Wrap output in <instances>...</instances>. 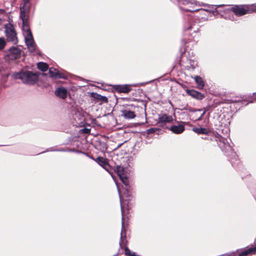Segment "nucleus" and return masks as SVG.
<instances>
[{"instance_id": "680f3d73", "label": "nucleus", "mask_w": 256, "mask_h": 256, "mask_svg": "<svg viewBox=\"0 0 256 256\" xmlns=\"http://www.w3.org/2000/svg\"><path fill=\"white\" fill-rule=\"evenodd\" d=\"M3 145H0V146H2Z\"/></svg>"}, {"instance_id": "f3484780", "label": "nucleus", "mask_w": 256, "mask_h": 256, "mask_svg": "<svg viewBox=\"0 0 256 256\" xmlns=\"http://www.w3.org/2000/svg\"><path fill=\"white\" fill-rule=\"evenodd\" d=\"M194 78L197 84V88L198 89H202L204 86V82L202 78L198 76H196Z\"/></svg>"}, {"instance_id": "5701e85b", "label": "nucleus", "mask_w": 256, "mask_h": 256, "mask_svg": "<svg viewBox=\"0 0 256 256\" xmlns=\"http://www.w3.org/2000/svg\"><path fill=\"white\" fill-rule=\"evenodd\" d=\"M254 254L252 248H250L245 250L238 254V256H247L250 254Z\"/></svg>"}, {"instance_id": "13d9d810", "label": "nucleus", "mask_w": 256, "mask_h": 256, "mask_svg": "<svg viewBox=\"0 0 256 256\" xmlns=\"http://www.w3.org/2000/svg\"><path fill=\"white\" fill-rule=\"evenodd\" d=\"M91 159L93 160H94V158H90Z\"/></svg>"}, {"instance_id": "473e14b6", "label": "nucleus", "mask_w": 256, "mask_h": 256, "mask_svg": "<svg viewBox=\"0 0 256 256\" xmlns=\"http://www.w3.org/2000/svg\"><path fill=\"white\" fill-rule=\"evenodd\" d=\"M180 8L182 10H183L184 11L186 12H198V10H204L200 8V9H190V8H186V9H183L182 7L180 6Z\"/></svg>"}, {"instance_id": "f8f14e48", "label": "nucleus", "mask_w": 256, "mask_h": 256, "mask_svg": "<svg viewBox=\"0 0 256 256\" xmlns=\"http://www.w3.org/2000/svg\"><path fill=\"white\" fill-rule=\"evenodd\" d=\"M30 9V5L22 4L20 5V16H28V14Z\"/></svg>"}, {"instance_id": "ddd939ff", "label": "nucleus", "mask_w": 256, "mask_h": 256, "mask_svg": "<svg viewBox=\"0 0 256 256\" xmlns=\"http://www.w3.org/2000/svg\"><path fill=\"white\" fill-rule=\"evenodd\" d=\"M54 93L56 96L65 99L67 97L68 90L64 87H60L56 89Z\"/></svg>"}, {"instance_id": "49530a36", "label": "nucleus", "mask_w": 256, "mask_h": 256, "mask_svg": "<svg viewBox=\"0 0 256 256\" xmlns=\"http://www.w3.org/2000/svg\"><path fill=\"white\" fill-rule=\"evenodd\" d=\"M121 208H122V206H121ZM122 220H123L124 219V214H123V210H122Z\"/></svg>"}, {"instance_id": "412c9836", "label": "nucleus", "mask_w": 256, "mask_h": 256, "mask_svg": "<svg viewBox=\"0 0 256 256\" xmlns=\"http://www.w3.org/2000/svg\"><path fill=\"white\" fill-rule=\"evenodd\" d=\"M37 68L38 70L42 72H46L48 68V66L47 64L44 62H38L37 64Z\"/></svg>"}, {"instance_id": "72a5a7b5", "label": "nucleus", "mask_w": 256, "mask_h": 256, "mask_svg": "<svg viewBox=\"0 0 256 256\" xmlns=\"http://www.w3.org/2000/svg\"><path fill=\"white\" fill-rule=\"evenodd\" d=\"M58 152V148H48L46 151L42 152H40V154H42V153H44V152Z\"/></svg>"}, {"instance_id": "e433bc0d", "label": "nucleus", "mask_w": 256, "mask_h": 256, "mask_svg": "<svg viewBox=\"0 0 256 256\" xmlns=\"http://www.w3.org/2000/svg\"><path fill=\"white\" fill-rule=\"evenodd\" d=\"M22 4L30 5V0H23V3Z\"/></svg>"}, {"instance_id": "4d7b16f0", "label": "nucleus", "mask_w": 256, "mask_h": 256, "mask_svg": "<svg viewBox=\"0 0 256 256\" xmlns=\"http://www.w3.org/2000/svg\"><path fill=\"white\" fill-rule=\"evenodd\" d=\"M91 159L93 160H94V158H90Z\"/></svg>"}, {"instance_id": "7c9ffc66", "label": "nucleus", "mask_w": 256, "mask_h": 256, "mask_svg": "<svg viewBox=\"0 0 256 256\" xmlns=\"http://www.w3.org/2000/svg\"><path fill=\"white\" fill-rule=\"evenodd\" d=\"M120 179L121 180L122 183L126 186H128V180L125 176H120Z\"/></svg>"}, {"instance_id": "4468645a", "label": "nucleus", "mask_w": 256, "mask_h": 256, "mask_svg": "<svg viewBox=\"0 0 256 256\" xmlns=\"http://www.w3.org/2000/svg\"><path fill=\"white\" fill-rule=\"evenodd\" d=\"M173 133L176 134H180L184 130V126L182 124L178 126L174 125L169 128Z\"/></svg>"}, {"instance_id": "a19ab883", "label": "nucleus", "mask_w": 256, "mask_h": 256, "mask_svg": "<svg viewBox=\"0 0 256 256\" xmlns=\"http://www.w3.org/2000/svg\"><path fill=\"white\" fill-rule=\"evenodd\" d=\"M222 5H214V6H212V8L214 6V9L216 10V8H218V7H220L222 6Z\"/></svg>"}, {"instance_id": "603ef678", "label": "nucleus", "mask_w": 256, "mask_h": 256, "mask_svg": "<svg viewBox=\"0 0 256 256\" xmlns=\"http://www.w3.org/2000/svg\"><path fill=\"white\" fill-rule=\"evenodd\" d=\"M208 10V11H210H210H212V10H210V9L207 10Z\"/></svg>"}, {"instance_id": "6e6552de", "label": "nucleus", "mask_w": 256, "mask_h": 256, "mask_svg": "<svg viewBox=\"0 0 256 256\" xmlns=\"http://www.w3.org/2000/svg\"><path fill=\"white\" fill-rule=\"evenodd\" d=\"M173 121V118L171 116H168L166 114H158V121L157 124L160 126H163L166 123H170Z\"/></svg>"}, {"instance_id": "6ab92c4d", "label": "nucleus", "mask_w": 256, "mask_h": 256, "mask_svg": "<svg viewBox=\"0 0 256 256\" xmlns=\"http://www.w3.org/2000/svg\"><path fill=\"white\" fill-rule=\"evenodd\" d=\"M192 131L198 134H205L208 135L210 131L206 128L199 127L192 128Z\"/></svg>"}, {"instance_id": "3c124183", "label": "nucleus", "mask_w": 256, "mask_h": 256, "mask_svg": "<svg viewBox=\"0 0 256 256\" xmlns=\"http://www.w3.org/2000/svg\"><path fill=\"white\" fill-rule=\"evenodd\" d=\"M122 144H120L118 146V148H119V147H120V146Z\"/></svg>"}, {"instance_id": "1a4fd4ad", "label": "nucleus", "mask_w": 256, "mask_h": 256, "mask_svg": "<svg viewBox=\"0 0 256 256\" xmlns=\"http://www.w3.org/2000/svg\"><path fill=\"white\" fill-rule=\"evenodd\" d=\"M186 92L188 95L196 100H200L204 98V94L193 89H186Z\"/></svg>"}, {"instance_id": "2f4dec72", "label": "nucleus", "mask_w": 256, "mask_h": 256, "mask_svg": "<svg viewBox=\"0 0 256 256\" xmlns=\"http://www.w3.org/2000/svg\"><path fill=\"white\" fill-rule=\"evenodd\" d=\"M116 170L118 174L120 176H122V172H123V168H122L120 166H116Z\"/></svg>"}, {"instance_id": "bf43d9fd", "label": "nucleus", "mask_w": 256, "mask_h": 256, "mask_svg": "<svg viewBox=\"0 0 256 256\" xmlns=\"http://www.w3.org/2000/svg\"><path fill=\"white\" fill-rule=\"evenodd\" d=\"M94 121H96V120H92V122H94Z\"/></svg>"}, {"instance_id": "bb28decb", "label": "nucleus", "mask_w": 256, "mask_h": 256, "mask_svg": "<svg viewBox=\"0 0 256 256\" xmlns=\"http://www.w3.org/2000/svg\"><path fill=\"white\" fill-rule=\"evenodd\" d=\"M124 253L126 256H140L138 255H136L134 252H132L130 250L127 246H125L124 248Z\"/></svg>"}, {"instance_id": "09e8293b", "label": "nucleus", "mask_w": 256, "mask_h": 256, "mask_svg": "<svg viewBox=\"0 0 256 256\" xmlns=\"http://www.w3.org/2000/svg\"><path fill=\"white\" fill-rule=\"evenodd\" d=\"M254 101H256V98H254V100H250V103H252V102H254Z\"/></svg>"}, {"instance_id": "cd10ccee", "label": "nucleus", "mask_w": 256, "mask_h": 256, "mask_svg": "<svg viewBox=\"0 0 256 256\" xmlns=\"http://www.w3.org/2000/svg\"><path fill=\"white\" fill-rule=\"evenodd\" d=\"M6 45V41L4 38H0V50H2Z\"/></svg>"}, {"instance_id": "aec40b11", "label": "nucleus", "mask_w": 256, "mask_h": 256, "mask_svg": "<svg viewBox=\"0 0 256 256\" xmlns=\"http://www.w3.org/2000/svg\"><path fill=\"white\" fill-rule=\"evenodd\" d=\"M95 161L98 162L100 166H107V160L105 158H104L102 156H98Z\"/></svg>"}, {"instance_id": "393cba45", "label": "nucleus", "mask_w": 256, "mask_h": 256, "mask_svg": "<svg viewBox=\"0 0 256 256\" xmlns=\"http://www.w3.org/2000/svg\"><path fill=\"white\" fill-rule=\"evenodd\" d=\"M195 62L190 60H189V64L186 66V68L190 71H193L195 68Z\"/></svg>"}, {"instance_id": "4be33fe9", "label": "nucleus", "mask_w": 256, "mask_h": 256, "mask_svg": "<svg viewBox=\"0 0 256 256\" xmlns=\"http://www.w3.org/2000/svg\"><path fill=\"white\" fill-rule=\"evenodd\" d=\"M20 18L22 20V28L24 30H26H26H28L29 28L28 25V16H20Z\"/></svg>"}, {"instance_id": "37998d69", "label": "nucleus", "mask_w": 256, "mask_h": 256, "mask_svg": "<svg viewBox=\"0 0 256 256\" xmlns=\"http://www.w3.org/2000/svg\"><path fill=\"white\" fill-rule=\"evenodd\" d=\"M5 10L4 9H0V14H4Z\"/></svg>"}, {"instance_id": "c756f323", "label": "nucleus", "mask_w": 256, "mask_h": 256, "mask_svg": "<svg viewBox=\"0 0 256 256\" xmlns=\"http://www.w3.org/2000/svg\"><path fill=\"white\" fill-rule=\"evenodd\" d=\"M159 129L157 128H148L146 130V134H153L156 132V131L158 130Z\"/></svg>"}, {"instance_id": "6e6d98bb", "label": "nucleus", "mask_w": 256, "mask_h": 256, "mask_svg": "<svg viewBox=\"0 0 256 256\" xmlns=\"http://www.w3.org/2000/svg\"><path fill=\"white\" fill-rule=\"evenodd\" d=\"M91 159L93 160H94V158H90Z\"/></svg>"}, {"instance_id": "b1692460", "label": "nucleus", "mask_w": 256, "mask_h": 256, "mask_svg": "<svg viewBox=\"0 0 256 256\" xmlns=\"http://www.w3.org/2000/svg\"><path fill=\"white\" fill-rule=\"evenodd\" d=\"M122 230H121L120 241V242H119L120 248H122V241L123 240V239L124 238H126V230H124L123 228L124 222L122 221Z\"/></svg>"}, {"instance_id": "9b49d317", "label": "nucleus", "mask_w": 256, "mask_h": 256, "mask_svg": "<svg viewBox=\"0 0 256 256\" xmlns=\"http://www.w3.org/2000/svg\"><path fill=\"white\" fill-rule=\"evenodd\" d=\"M113 88L120 93H128L131 89L128 84H116L113 86Z\"/></svg>"}, {"instance_id": "a18cd8bd", "label": "nucleus", "mask_w": 256, "mask_h": 256, "mask_svg": "<svg viewBox=\"0 0 256 256\" xmlns=\"http://www.w3.org/2000/svg\"><path fill=\"white\" fill-rule=\"evenodd\" d=\"M76 150L74 148H70V152H75Z\"/></svg>"}, {"instance_id": "a211bd4d", "label": "nucleus", "mask_w": 256, "mask_h": 256, "mask_svg": "<svg viewBox=\"0 0 256 256\" xmlns=\"http://www.w3.org/2000/svg\"><path fill=\"white\" fill-rule=\"evenodd\" d=\"M96 148L102 152H105L107 150V145L104 141H98L96 144Z\"/></svg>"}, {"instance_id": "052dcab7", "label": "nucleus", "mask_w": 256, "mask_h": 256, "mask_svg": "<svg viewBox=\"0 0 256 256\" xmlns=\"http://www.w3.org/2000/svg\"><path fill=\"white\" fill-rule=\"evenodd\" d=\"M2 20V18H0V20Z\"/></svg>"}, {"instance_id": "c85d7f7f", "label": "nucleus", "mask_w": 256, "mask_h": 256, "mask_svg": "<svg viewBox=\"0 0 256 256\" xmlns=\"http://www.w3.org/2000/svg\"><path fill=\"white\" fill-rule=\"evenodd\" d=\"M177 2H178L180 4H184V5H186V4H194L193 2H190L188 0H177Z\"/></svg>"}, {"instance_id": "de8ad7c7", "label": "nucleus", "mask_w": 256, "mask_h": 256, "mask_svg": "<svg viewBox=\"0 0 256 256\" xmlns=\"http://www.w3.org/2000/svg\"><path fill=\"white\" fill-rule=\"evenodd\" d=\"M253 248V250H254V253L255 254L256 253V246L254 247V248Z\"/></svg>"}, {"instance_id": "2eb2a0df", "label": "nucleus", "mask_w": 256, "mask_h": 256, "mask_svg": "<svg viewBox=\"0 0 256 256\" xmlns=\"http://www.w3.org/2000/svg\"><path fill=\"white\" fill-rule=\"evenodd\" d=\"M90 96L95 100H98L103 102H108V98L106 96H102L96 92H92L90 94Z\"/></svg>"}, {"instance_id": "423d86ee", "label": "nucleus", "mask_w": 256, "mask_h": 256, "mask_svg": "<svg viewBox=\"0 0 256 256\" xmlns=\"http://www.w3.org/2000/svg\"><path fill=\"white\" fill-rule=\"evenodd\" d=\"M4 32L7 41L12 42L14 44H16L18 42V39L16 36V32L14 28L12 25H6L4 27Z\"/></svg>"}, {"instance_id": "ea45409f", "label": "nucleus", "mask_w": 256, "mask_h": 256, "mask_svg": "<svg viewBox=\"0 0 256 256\" xmlns=\"http://www.w3.org/2000/svg\"><path fill=\"white\" fill-rule=\"evenodd\" d=\"M58 152H64V148H58Z\"/></svg>"}, {"instance_id": "dca6fc26", "label": "nucleus", "mask_w": 256, "mask_h": 256, "mask_svg": "<svg viewBox=\"0 0 256 256\" xmlns=\"http://www.w3.org/2000/svg\"><path fill=\"white\" fill-rule=\"evenodd\" d=\"M122 116L126 119H132L136 117L134 112L126 110H122Z\"/></svg>"}, {"instance_id": "9d476101", "label": "nucleus", "mask_w": 256, "mask_h": 256, "mask_svg": "<svg viewBox=\"0 0 256 256\" xmlns=\"http://www.w3.org/2000/svg\"><path fill=\"white\" fill-rule=\"evenodd\" d=\"M50 77L52 78H58L66 79V76L63 73L59 72L56 68H50L48 70Z\"/></svg>"}, {"instance_id": "864d4df0", "label": "nucleus", "mask_w": 256, "mask_h": 256, "mask_svg": "<svg viewBox=\"0 0 256 256\" xmlns=\"http://www.w3.org/2000/svg\"><path fill=\"white\" fill-rule=\"evenodd\" d=\"M252 94H253L254 96L256 95V92H254V93Z\"/></svg>"}, {"instance_id": "c9c22d12", "label": "nucleus", "mask_w": 256, "mask_h": 256, "mask_svg": "<svg viewBox=\"0 0 256 256\" xmlns=\"http://www.w3.org/2000/svg\"><path fill=\"white\" fill-rule=\"evenodd\" d=\"M102 168L104 169H105L107 172H108L110 174V166L108 162H107L106 166H102Z\"/></svg>"}, {"instance_id": "c03bdc74", "label": "nucleus", "mask_w": 256, "mask_h": 256, "mask_svg": "<svg viewBox=\"0 0 256 256\" xmlns=\"http://www.w3.org/2000/svg\"><path fill=\"white\" fill-rule=\"evenodd\" d=\"M204 112H206L207 110H209V107H208V106H207V107H206V108H204Z\"/></svg>"}, {"instance_id": "4c0bfd02", "label": "nucleus", "mask_w": 256, "mask_h": 256, "mask_svg": "<svg viewBox=\"0 0 256 256\" xmlns=\"http://www.w3.org/2000/svg\"><path fill=\"white\" fill-rule=\"evenodd\" d=\"M205 112H204L201 114L200 116L198 118L197 120H202V116H204V114H205Z\"/></svg>"}, {"instance_id": "39448f33", "label": "nucleus", "mask_w": 256, "mask_h": 256, "mask_svg": "<svg viewBox=\"0 0 256 256\" xmlns=\"http://www.w3.org/2000/svg\"><path fill=\"white\" fill-rule=\"evenodd\" d=\"M231 10L234 13L238 16H242L247 14H251L256 10L254 8H250L247 6H244L242 5H235L231 8Z\"/></svg>"}, {"instance_id": "f257e3e1", "label": "nucleus", "mask_w": 256, "mask_h": 256, "mask_svg": "<svg viewBox=\"0 0 256 256\" xmlns=\"http://www.w3.org/2000/svg\"><path fill=\"white\" fill-rule=\"evenodd\" d=\"M216 141L224 154L228 158L233 167H236L240 162V160L236 152L234 151L230 145L228 140L217 134L216 135Z\"/></svg>"}, {"instance_id": "f03ea898", "label": "nucleus", "mask_w": 256, "mask_h": 256, "mask_svg": "<svg viewBox=\"0 0 256 256\" xmlns=\"http://www.w3.org/2000/svg\"><path fill=\"white\" fill-rule=\"evenodd\" d=\"M200 28V25L194 20V18H190L188 22L184 26V38L182 40V44L188 42V40L194 38L197 35Z\"/></svg>"}, {"instance_id": "a878e982", "label": "nucleus", "mask_w": 256, "mask_h": 256, "mask_svg": "<svg viewBox=\"0 0 256 256\" xmlns=\"http://www.w3.org/2000/svg\"><path fill=\"white\" fill-rule=\"evenodd\" d=\"M183 110H188L190 112H200L202 111L203 109H199V108H193L190 106H188V105L184 107L183 108Z\"/></svg>"}, {"instance_id": "79ce46f5", "label": "nucleus", "mask_w": 256, "mask_h": 256, "mask_svg": "<svg viewBox=\"0 0 256 256\" xmlns=\"http://www.w3.org/2000/svg\"><path fill=\"white\" fill-rule=\"evenodd\" d=\"M64 152H70V148H64Z\"/></svg>"}, {"instance_id": "f704fd0d", "label": "nucleus", "mask_w": 256, "mask_h": 256, "mask_svg": "<svg viewBox=\"0 0 256 256\" xmlns=\"http://www.w3.org/2000/svg\"><path fill=\"white\" fill-rule=\"evenodd\" d=\"M81 131L84 134H89L90 133V128H84L81 130Z\"/></svg>"}, {"instance_id": "5fc2aeb1", "label": "nucleus", "mask_w": 256, "mask_h": 256, "mask_svg": "<svg viewBox=\"0 0 256 256\" xmlns=\"http://www.w3.org/2000/svg\"><path fill=\"white\" fill-rule=\"evenodd\" d=\"M144 83H142L140 84L142 85V86H143V85H144Z\"/></svg>"}, {"instance_id": "7ed1b4c3", "label": "nucleus", "mask_w": 256, "mask_h": 256, "mask_svg": "<svg viewBox=\"0 0 256 256\" xmlns=\"http://www.w3.org/2000/svg\"><path fill=\"white\" fill-rule=\"evenodd\" d=\"M39 74L36 72L28 70H21L12 74V77L15 80H20L26 84L33 85L38 80Z\"/></svg>"}, {"instance_id": "20e7f679", "label": "nucleus", "mask_w": 256, "mask_h": 256, "mask_svg": "<svg viewBox=\"0 0 256 256\" xmlns=\"http://www.w3.org/2000/svg\"><path fill=\"white\" fill-rule=\"evenodd\" d=\"M26 44L28 51L30 53H36L40 55V51L38 50L36 44L35 43L30 28L26 30V35L24 38Z\"/></svg>"}, {"instance_id": "58836bf2", "label": "nucleus", "mask_w": 256, "mask_h": 256, "mask_svg": "<svg viewBox=\"0 0 256 256\" xmlns=\"http://www.w3.org/2000/svg\"><path fill=\"white\" fill-rule=\"evenodd\" d=\"M75 152L78 153V154H81V153L84 154L86 155L87 156H88V154H87L82 152L81 150H76Z\"/></svg>"}, {"instance_id": "8fccbe9b", "label": "nucleus", "mask_w": 256, "mask_h": 256, "mask_svg": "<svg viewBox=\"0 0 256 256\" xmlns=\"http://www.w3.org/2000/svg\"><path fill=\"white\" fill-rule=\"evenodd\" d=\"M118 254H119V252H118L116 254H114V256H118Z\"/></svg>"}, {"instance_id": "0eeeda50", "label": "nucleus", "mask_w": 256, "mask_h": 256, "mask_svg": "<svg viewBox=\"0 0 256 256\" xmlns=\"http://www.w3.org/2000/svg\"><path fill=\"white\" fill-rule=\"evenodd\" d=\"M6 56L11 60H16L20 58L22 50L16 46H12L6 52Z\"/></svg>"}]
</instances>
